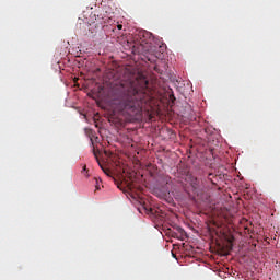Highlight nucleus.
<instances>
[{
	"label": "nucleus",
	"mask_w": 280,
	"mask_h": 280,
	"mask_svg": "<svg viewBox=\"0 0 280 280\" xmlns=\"http://www.w3.org/2000/svg\"><path fill=\"white\" fill-rule=\"evenodd\" d=\"M152 100V96L148 94V80L145 78L120 82L113 90L115 109L128 119H140L143 106L150 105Z\"/></svg>",
	"instance_id": "f257e3e1"
},
{
	"label": "nucleus",
	"mask_w": 280,
	"mask_h": 280,
	"mask_svg": "<svg viewBox=\"0 0 280 280\" xmlns=\"http://www.w3.org/2000/svg\"><path fill=\"white\" fill-rule=\"evenodd\" d=\"M136 40L138 43L133 45V54L143 55L149 61L152 60L149 56H154L158 46L161 47L160 40L156 39L152 33L147 31L138 32Z\"/></svg>",
	"instance_id": "f03ea898"
},
{
	"label": "nucleus",
	"mask_w": 280,
	"mask_h": 280,
	"mask_svg": "<svg viewBox=\"0 0 280 280\" xmlns=\"http://www.w3.org/2000/svg\"><path fill=\"white\" fill-rule=\"evenodd\" d=\"M114 13L113 14H108L107 11H103V13H100L98 15H94L95 16V25L96 26H105V25H113L116 20L114 19Z\"/></svg>",
	"instance_id": "7ed1b4c3"
},
{
	"label": "nucleus",
	"mask_w": 280,
	"mask_h": 280,
	"mask_svg": "<svg viewBox=\"0 0 280 280\" xmlns=\"http://www.w3.org/2000/svg\"><path fill=\"white\" fill-rule=\"evenodd\" d=\"M192 187L195 190H198L199 189V185H198V179L195 178V182H192Z\"/></svg>",
	"instance_id": "20e7f679"
},
{
	"label": "nucleus",
	"mask_w": 280,
	"mask_h": 280,
	"mask_svg": "<svg viewBox=\"0 0 280 280\" xmlns=\"http://www.w3.org/2000/svg\"><path fill=\"white\" fill-rule=\"evenodd\" d=\"M144 210L148 212V213H154V210L153 208H148V207H144Z\"/></svg>",
	"instance_id": "39448f33"
},
{
	"label": "nucleus",
	"mask_w": 280,
	"mask_h": 280,
	"mask_svg": "<svg viewBox=\"0 0 280 280\" xmlns=\"http://www.w3.org/2000/svg\"><path fill=\"white\" fill-rule=\"evenodd\" d=\"M93 153H94V156L96 158V160H97V162H98V165H101V162H100V160H98L97 153H96L95 151H94Z\"/></svg>",
	"instance_id": "423d86ee"
},
{
	"label": "nucleus",
	"mask_w": 280,
	"mask_h": 280,
	"mask_svg": "<svg viewBox=\"0 0 280 280\" xmlns=\"http://www.w3.org/2000/svg\"><path fill=\"white\" fill-rule=\"evenodd\" d=\"M124 28V26L121 24H117V30L121 31Z\"/></svg>",
	"instance_id": "0eeeda50"
},
{
	"label": "nucleus",
	"mask_w": 280,
	"mask_h": 280,
	"mask_svg": "<svg viewBox=\"0 0 280 280\" xmlns=\"http://www.w3.org/2000/svg\"><path fill=\"white\" fill-rule=\"evenodd\" d=\"M100 189H101V187H100L98 182L96 179V190H100Z\"/></svg>",
	"instance_id": "6e6552de"
},
{
	"label": "nucleus",
	"mask_w": 280,
	"mask_h": 280,
	"mask_svg": "<svg viewBox=\"0 0 280 280\" xmlns=\"http://www.w3.org/2000/svg\"><path fill=\"white\" fill-rule=\"evenodd\" d=\"M83 171H88V166L86 165H83Z\"/></svg>",
	"instance_id": "1a4fd4ad"
},
{
	"label": "nucleus",
	"mask_w": 280,
	"mask_h": 280,
	"mask_svg": "<svg viewBox=\"0 0 280 280\" xmlns=\"http://www.w3.org/2000/svg\"><path fill=\"white\" fill-rule=\"evenodd\" d=\"M170 179H171L170 177H166V184H170Z\"/></svg>",
	"instance_id": "9d476101"
},
{
	"label": "nucleus",
	"mask_w": 280,
	"mask_h": 280,
	"mask_svg": "<svg viewBox=\"0 0 280 280\" xmlns=\"http://www.w3.org/2000/svg\"><path fill=\"white\" fill-rule=\"evenodd\" d=\"M104 173H105L106 175H109V174H108V172H107V171H105V170H104Z\"/></svg>",
	"instance_id": "9b49d317"
},
{
	"label": "nucleus",
	"mask_w": 280,
	"mask_h": 280,
	"mask_svg": "<svg viewBox=\"0 0 280 280\" xmlns=\"http://www.w3.org/2000/svg\"><path fill=\"white\" fill-rule=\"evenodd\" d=\"M100 166H101V168H103V165H102V164H100ZM103 171H105V170L103 168Z\"/></svg>",
	"instance_id": "f8f14e48"
},
{
	"label": "nucleus",
	"mask_w": 280,
	"mask_h": 280,
	"mask_svg": "<svg viewBox=\"0 0 280 280\" xmlns=\"http://www.w3.org/2000/svg\"><path fill=\"white\" fill-rule=\"evenodd\" d=\"M212 174H209V178L211 179Z\"/></svg>",
	"instance_id": "ddd939ff"
}]
</instances>
